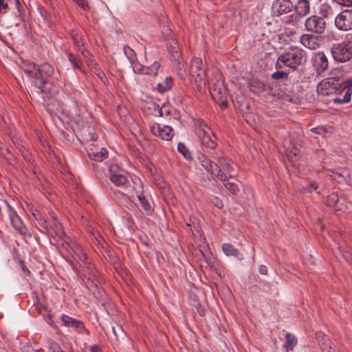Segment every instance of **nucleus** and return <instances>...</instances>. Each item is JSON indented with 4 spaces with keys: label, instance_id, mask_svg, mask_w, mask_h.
Masks as SVG:
<instances>
[{
    "label": "nucleus",
    "instance_id": "nucleus-53",
    "mask_svg": "<svg viewBox=\"0 0 352 352\" xmlns=\"http://www.w3.org/2000/svg\"><path fill=\"white\" fill-rule=\"evenodd\" d=\"M47 322L51 327H54V329H57V326L55 324L50 316H49Z\"/></svg>",
    "mask_w": 352,
    "mask_h": 352
},
{
    "label": "nucleus",
    "instance_id": "nucleus-54",
    "mask_svg": "<svg viewBox=\"0 0 352 352\" xmlns=\"http://www.w3.org/2000/svg\"><path fill=\"white\" fill-rule=\"evenodd\" d=\"M318 188V185L316 182H312L309 186V191L316 190Z\"/></svg>",
    "mask_w": 352,
    "mask_h": 352
},
{
    "label": "nucleus",
    "instance_id": "nucleus-31",
    "mask_svg": "<svg viewBox=\"0 0 352 352\" xmlns=\"http://www.w3.org/2000/svg\"><path fill=\"white\" fill-rule=\"evenodd\" d=\"M266 88L267 86L263 82L259 80H254L250 84V91L256 94H260L262 92L265 91L267 90Z\"/></svg>",
    "mask_w": 352,
    "mask_h": 352
},
{
    "label": "nucleus",
    "instance_id": "nucleus-55",
    "mask_svg": "<svg viewBox=\"0 0 352 352\" xmlns=\"http://www.w3.org/2000/svg\"><path fill=\"white\" fill-rule=\"evenodd\" d=\"M50 216L51 217V219L54 221H56V215L55 214L54 212H50Z\"/></svg>",
    "mask_w": 352,
    "mask_h": 352
},
{
    "label": "nucleus",
    "instance_id": "nucleus-24",
    "mask_svg": "<svg viewBox=\"0 0 352 352\" xmlns=\"http://www.w3.org/2000/svg\"><path fill=\"white\" fill-rule=\"evenodd\" d=\"M53 227V230H51L50 234L54 239H56L57 242L60 241V243L65 240L62 239V236L65 235V233L63 230L62 225L56 221H54L53 223L51 225Z\"/></svg>",
    "mask_w": 352,
    "mask_h": 352
},
{
    "label": "nucleus",
    "instance_id": "nucleus-19",
    "mask_svg": "<svg viewBox=\"0 0 352 352\" xmlns=\"http://www.w3.org/2000/svg\"><path fill=\"white\" fill-rule=\"evenodd\" d=\"M294 10L298 16L304 17L310 12V3L309 0H298L294 6Z\"/></svg>",
    "mask_w": 352,
    "mask_h": 352
},
{
    "label": "nucleus",
    "instance_id": "nucleus-58",
    "mask_svg": "<svg viewBox=\"0 0 352 352\" xmlns=\"http://www.w3.org/2000/svg\"><path fill=\"white\" fill-rule=\"evenodd\" d=\"M112 331H113L114 335L116 336V333L115 331L114 327H112Z\"/></svg>",
    "mask_w": 352,
    "mask_h": 352
},
{
    "label": "nucleus",
    "instance_id": "nucleus-7",
    "mask_svg": "<svg viewBox=\"0 0 352 352\" xmlns=\"http://www.w3.org/2000/svg\"><path fill=\"white\" fill-rule=\"evenodd\" d=\"M216 160V163L214 164L215 166L214 176L222 182H226L228 178H232L234 177L232 174L233 168L229 161L224 157H218Z\"/></svg>",
    "mask_w": 352,
    "mask_h": 352
},
{
    "label": "nucleus",
    "instance_id": "nucleus-30",
    "mask_svg": "<svg viewBox=\"0 0 352 352\" xmlns=\"http://www.w3.org/2000/svg\"><path fill=\"white\" fill-rule=\"evenodd\" d=\"M70 36L73 40L74 45L77 50H80V48L84 47L85 43L82 36L77 31L74 30H71Z\"/></svg>",
    "mask_w": 352,
    "mask_h": 352
},
{
    "label": "nucleus",
    "instance_id": "nucleus-40",
    "mask_svg": "<svg viewBox=\"0 0 352 352\" xmlns=\"http://www.w3.org/2000/svg\"><path fill=\"white\" fill-rule=\"evenodd\" d=\"M49 352H63L59 344L52 340L49 341Z\"/></svg>",
    "mask_w": 352,
    "mask_h": 352
},
{
    "label": "nucleus",
    "instance_id": "nucleus-33",
    "mask_svg": "<svg viewBox=\"0 0 352 352\" xmlns=\"http://www.w3.org/2000/svg\"><path fill=\"white\" fill-rule=\"evenodd\" d=\"M177 151L184 156L187 160H192V157L190 151L186 146L183 142H179L177 144Z\"/></svg>",
    "mask_w": 352,
    "mask_h": 352
},
{
    "label": "nucleus",
    "instance_id": "nucleus-43",
    "mask_svg": "<svg viewBox=\"0 0 352 352\" xmlns=\"http://www.w3.org/2000/svg\"><path fill=\"white\" fill-rule=\"evenodd\" d=\"M9 8L8 1L6 0H0V14H4Z\"/></svg>",
    "mask_w": 352,
    "mask_h": 352
},
{
    "label": "nucleus",
    "instance_id": "nucleus-25",
    "mask_svg": "<svg viewBox=\"0 0 352 352\" xmlns=\"http://www.w3.org/2000/svg\"><path fill=\"white\" fill-rule=\"evenodd\" d=\"M66 54L68 58V60L72 65L73 68L80 71L83 74H85V71L83 68V64L80 58L71 52H68Z\"/></svg>",
    "mask_w": 352,
    "mask_h": 352
},
{
    "label": "nucleus",
    "instance_id": "nucleus-60",
    "mask_svg": "<svg viewBox=\"0 0 352 352\" xmlns=\"http://www.w3.org/2000/svg\"><path fill=\"white\" fill-rule=\"evenodd\" d=\"M16 3H19V0H16Z\"/></svg>",
    "mask_w": 352,
    "mask_h": 352
},
{
    "label": "nucleus",
    "instance_id": "nucleus-20",
    "mask_svg": "<svg viewBox=\"0 0 352 352\" xmlns=\"http://www.w3.org/2000/svg\"><path fill=\"white\" fill-rule=\"evenodd\" d=\"M315 66L319 72H323L327 69L329 62L324 52H319L315 56Z\"/></svg>",
    "mask_w": 352,
    "mask_h": 352
},
{
    "label": "nucleus",
    "instance_id": "nucleus-56",
    "mask_svg": "<svg viewBox=\"0 0 352 352\" xmlns=\"http://www.w3.org/2000/svg\"><path fill=\"white\" fill-rule=\"evenodd\" d=\"M220 106L222 109L226 108L227 106V102L226 101L221 102Z\"/></svg>",
    "mask_w": 352,
    "mask_h": 352
},
{
    "label": "nucleus",
    "instance_id": "nucleus-41",
    "mask_svg": "<svg viewBox=\"0 0 352 352\" xmlns=\"http://www.w3.org/2000/svg\"><path fill=\"white\" fill-rule=\"evenodd\" d=\"M272 77L274 79L278 80V79H287L288 78V74L284 71H276L274 73L272 74Z\"/></svg>",
    "mask_w": 352,
    "mask_h": 352
},
{
    "label": "nucleus",
    "instance_id": "nucleus-22",
    "mask_svg": "<svg viewBox=\"0 0 352 352\" xmlns=\"http://www.w3.org/2000/svg\"><path fill=\"white\" fill-rule=\"evenodd\" d=\"M329 176L331 179L338 183H347L349 180L348 171L346 169H339L338 170H331Z\"/></svg>",
    "mask_w": 352,
    "mask_h": 352
},
{
    "label": "nucleus",
    "instance_id": "nucleus-38",
    "mask_svg": "<svg viewBox=\"0 0 352 352\" xmlns=\"http://www.w3.org/2000/svg\"><path fill=\"white\" fill-rule=\"evenodd\" d=\"M332 12L331 7L327 4H322L320 9V14L324 17H328Z\"/></svg>",
    "mask_w": 352,
    "mask_h": 352
},
{
    "label": "nucleus",
    "instance_id": "nucleus-27",
    "mask_svg": "<svg viewBox=\"0 0 352 352\" xmlns=\"http://www.w3.org/2000/svg\"><path fill=\"white\" fill-rule=\"evenodd\" d=\"M137 198L142 206V208L146 211L148 214H150L152 212V208L143 194V190H136Z\"/></svg>",
    "mask_w": 352,
    "mask_h": 352
},
{
    "label": "nucleus",
    "instance_id": "nucleus-12",
    "mask_svg": "<svg viewBox=\"0 0 352 352\" xmlns=\"http://www.w3.org/2000/svg\"><path fill=\"white\" fill-rule=\"evenodd\" d=\"M150 131L154 135L166 141L171 140L173 137V130L168 125L161 126L160 124L154 123L151 126Z\"/></svg>",
    "mask_w": 352,
    "mask_h": 352
},
{
    "label": "nucleus",
    "instance_id": "nucleus-10",
    "mask_svg": "<svg viewBox=\"0 0 352 352\" xmlns=\"http://www.w3.org/2000/svg\"><path fill=\"white\" fill-rule=\"evenodd\" d=\"M336 28L342 31L352 29V11L346 10L341 12L335 19Z\"/></svg>",
    "mask_w": 352,
    "mask_h": 352
},
{
    "label": "nucleus",
    "instance_id": "nucleus-39",
    "mask_svg": "<svg viewBox=\"0 0 352 352\" xmlns=\"http://www.w3.org/2000/svg\"><path fill=\"white\" fill-rule=\"evenodd\" d=\"M38 225L43 229V230L46 232H50L52 230H53L52 226H50L47 223V220L44 218V217L41 219V221H37Z\"/></svg>",
    "mask_w": 352,
    "mask_h": 352
},
{
    "label": "nucleus",
    "instance_id": "nucleus-51",
    "mask_svg": "<svg viewBox=\"0 0 352 352\" xmlns=\"http://www.w3.org/2000/svg\"><path fill=\"white\" fill-rule=\"evenodd\" d=\"M311 131L316 134H323L324 133V129L323 128H313L311 129Z\"/></svg>",
    "mask_w": 352,
    "mask_h": 352
},
{
    "label": "nucleus",
    "instance_id": "nucleus-8",
    "mask_svg": "<svg viewBox=\"0 0 352 352\" xmlns=\"http://www.w3.org/2000/svg\"><path fill=\"white\" fill-rule=\"evenodd\" d=\"M305 27L309 32L322 34L324 32L326 23L322 17L312 15L305 20Z\"/></svg>",
    "mask_w": 352,
    "mask_h": 352
},
{
    "label": "nucleus",
    "instance_id": "nucleus-23",
    "mask_svg": "<svg viewBox=\"0 0 352 352\" xmlns=\"http://www.w3.org/2000/svg\"><path fill=\"white\" fill-rule=\"evenodd\" d=\"M22 69L32 78H37L38 73V65L30 61H25L21 65Z\"/></svg>",
    "mask_w": 352,
    "mask_h": 352
},
{
    "label": "nucleus",
    "instance_id": "nucleus-36",
    "mask_svg": "<svg viewBox=\"0 0 352 352\" xmlns=\"http://www.w3.org/2000/svg\"><path fill=\"white\" fill-rule=\"evenodd\" d=\"M225 187L230 192L232 195H236L239 192V188L237 185L234 182H228V179L226 182H223Z\"/></svg>",
    "mask_w": 352,
    "mask_h": 352
},
{
    "label": "nucleus",
    "instance_id": "nucleus-52",
    "mask_svg": "<svg viewBox=\"0 0 352 352\" xmlns=\"http://www.w3.org/2000/svg\"><path fill=\"white\" fill-rule=\"evenodd\" d=\"M258 271L261 274H266L267 272V267L265 265H261L258 268Z\"/></svg>",
    "mask_w": 352,
    "mask_h": 352
},
{
    "label": "nucleus",
    "instance_id": "nucleus-47",
    "mask_svg": "<svg viewBox=\"0 0 352 352\" xmlns=\"http://www.w3.org/2000/svg\"><path fill=\"white\" fill-rule=\"evenodd\" d=\"M80 54H82V56H84L85 58H88L91 54L89 53V52L87 50H85L83 47L82 48H80V50H78Z\"/></svg>",
    "mask_w": 352,
    "mask_h": 352
},
{
    "label": "nucleus",
    "instance_id": "nucleus-35",
    "mask_svg": "<svg viewBox=\"0 0 352 352\" xmlns=\"http://www.w3.org/2000/svg\"><path fill=\"white\" fill-rule=\"evenodd\" d=\"M286 154H287V156L288 159L290 161L294 162L298 157V155H299V151H298V149L296 147L294 146L292 149L287 150L286 151Z\"/></svg>",
    "mask_w": 352,
    "mask_h": 352
},
{
    "label": "nucleus",
    "instance_id": "nucleus-48",
    "mask_svg": "<svg viewBox=\"0 0 352 352\" xmlns=\"http://www.w3.org/2000/svg\"><path fill=\"white\" fill-rule=\"evenodd\" d=\"M216 86H217V85L213 84V89H212V90H211V94L213 97H214L215 92H217L218 94H221V87L217 88Z\"/></svg>",
    "mask_w": 352,
    "mask_h": 352
},
{
    "label": "nucleus",
    "instance_id": "nucleus-11",
    "mask_svg": "<svg viewBox=\"0 0 352 352\" xmlns=\"http://www.w3.org/2000/svg\"><path fill=\"white\" fill-rule=\"evenodd\" d=\"M340 90L341 94H344L343 98L340 96L333 97L332 100L335 104L347 103L351 100L352 94V78L344 80L340 83Z\"/></svg>",
    "mask_w": 352,
    "mask_h": 352
},
{
    "label": "nucleus",
    "instance_id": "nucleus-21",
    "mask_svg": "<svg viewBox=\"0 0 352 352\" xmlns=\"http://www.w3.org/2000/svg\"><path fill=\"white\" fill-rule=\"evenodd\" d=\"M274 6L280 14L289 13L294 8L293 3L290 0H276Z\"/></svg>",
    "mask_w": 352,
    "mask_h": 352
},
{
    "label": "nucleus",
    "instance_id": "nucleus-17",
    "mask_svg": "<svg viewBox=\"0 0 352 352\" xmlns=\"http://www.w3.org/2000/svg\"><path fill=\"white\" fill-rule=\"evenodd\" d=\"M118 166L111 165L109 167L110 179L117 186H122L127 182L126 177L120 172H116Z\"/></svg>",
    "mask_w": 352,
    "mask_h": 352
},
{
    "label": "nucleus",
    "instance_id": "nucleus-45",
    "mask_svg": "<svg viewBox=\"0 0 352 352\" xmlns=\"http://www.w3.org/2000/svg\"><path fill=\"white\" fill-rule=\"evenodd\" d=\"M212 202L214 204V206L219 209L222 208L223 206L222 201L217 197H214Z\"/></svg>",
    "mask_w": 352,
    "mask_h": 352
},
{
    "label": "nucleus",
    "instance_id": "nucleus-59",
    "mask_svg": "<svg viewBox=\"0 0 352 352\" xmlns=\"http://www.w3.org/2000/svg\"><path fill=\"white\" fill-rule=\"evenodd\" d=\"M342 95H344V94H340V95H339V96L340 97V98H343V96H342Z\"/></svg>",
    "mask_w": 352,
    "mask_h": 352
},
{
    "label": "nucleus",
    "instance_id": "nucleus-6",
    "mask_svg": "<svg viewBox=\"0 0 352 352\" xmlns=\"http://www.w3.org/2000/svg\"><path fill=\"white\" fill-rule=\"evenodd\" d=\"M317 92L322 96H339L341 94L340 82L333 78L324 79L318 84Z\"/></svg>",
    "mask_w": 352,
    "mask_h": 352
},
{
    "label": "nucleus",
    "instance_id": "nucleus-57",
    "mask_svg": "<svg viewBox=\"0 0 352 352\" xmlns=\"http://www.w3.org/2000/svg\"><path fill=\"white\" fill-rule=\"evenodd\" d=\"M140 189L143 188V185H142L141 182H140Z\"/></svg>",
    "mask_w": 352,
    "mask_h": 352
},
{
    "label": "nucleus",
    "instance_id": "nucleus-34",
    "mask_svg": "<svg viewBox=\"0 0 352 352\" xmlns=\"http://www.w3.org/2000/svg\"><path fill=\"white\" fill-rule=\"evenodd\" d=\"M339 201V197L337 194L336 193H331L327 197V204L329 206H331L333 208H335L336 209H338L337 204Z\"/></svg>",
    "mask_w": 352,
    "mask_h": 352
},
{
    "label": "nucleus",
    "instance_id": "nucleus-32",
    "mask_svg": "<svg viewBox=\"0 0 352 352\" xmlns=\"http://www.w3.org/2000/svg\"><path fill=\"white\" fill-rule=\"evenodd\" d=\"M173 85V80L170 77H166L162 82L157 84L158 91L161 93L166 92L170 89Z\"/></svg>",
    "mask_w": 352,
    "mask_h": 352
},
{
    "label": "nucleus",
    "instance_id": "nucleus-2",
    "mask_svg": "<svg viewBox=\"0 0 352 352\" xmlns=\"http://www.w3.org/2000/svg\"><path fill=\"white\" fill-rule=\"evenodd\" d=\"M331 53L338 63L352 60V37L346 36L342 41L334 43L331 48Z\"/></svg>",
    "mask_w": 352,
    "mask_h": 352
},
{
    "label": "nucleus",
    "instance_id": "nucleus-9",
    "mask_svg": "<svg viewBox=\"0 0 352 352\" xmlns=\"http://www.w3.org/2000/svg\"><path fill=\"white\" fill-rule=\"evenodd\" d=\"M160 68V63L157 60H155L153 63H149L146 60V65H145L138 63L133 65V69L135 73L148 75L153 77H155L157 75Z\"/></svg>",
    "mask_w": 352,
    "mask_h": 352
},
{
    "label": "nucleus",
    "instance_id": "nucleus-50",
    "mask_svg": "<svg viewBox=\"0 0 352 352\" xmlns=\"http://www.w3.org/2000/svg\"><path fill=\"white\" fill-rule=\"evenodd\" d=\"M83 9H86L88 6L85 1V0H74Z\"/></svg>",
    "mask_w": 352,
    "mask_h": 352
},
{
    "label": "nucleus",
    "instance_id": "nucleus-37",
    "mask_svg": "<svg viewBox=\"0 0 352 352\" xmlns=\"http://www.w3.org/2000/svg\"><path fill=\"white\" fill-rule=\"evenodd\" d=\"M124 52L126 57L129 58L130 62L134 65V59H135V52L129 46H125L124 47Z\"/></svg>",
    "mask_w": 352,
    "mask_h": 352
},
{
    "label": "nucleus",
    "instance_id": "nucleus-14",
    "mask_svg": "<svg viewBox=\"0 0 352 352\" xmlns=\"http://www.w3.org/2000/svg\"><path fill=\"white\" fill-rule=\"evenodd\" d=\"M9 210V217L13 228L21 235H25L28 233V229L24 225L20 217L16 211L7 203Z\"/></svg>",
    "mask_w": 352,
    "mask_h": 352
},
{
    "label": "nucleus",
    "instance_id": "nucleus-4",
    "mask_svg": "<svg viewBox=\"0 0 352 352\" xmlns=\"http://www.w3.org/2000/svg\"><path fill=\"white\" fill-rule=\"evenodd\" d=\"M189 72L196 85L197 89L199 91H204L206 85V72L201 58H194L191 60Z\"/></svg>",
    "mask_w": 352,
    "mask_h": 352
},
{
    "label": "nucleus",
    "instance_id": "nucleus-16",
    "mask_svg": "<svg viewBox=\"0 0 352 352\" xmlns=\"http://www.w3.org/2000/svg\"><path fill=\"white\" fill-rule=\"evenodd\" d=\"M61 245L65 249L69 248L74 254H75L78 259L82 262H86L87 257L84 250L81 248L79 244L74 241L67 242L64 241L61 243Z\"/></svg>",
    "mask_w": 352,
    "mask_h": 352
},
{
    "label": "nucleus",
    "instance_id": "nucleus-18",
    "mask_svg": "<svg viewBox=\"0 0 352 352\" xmlns=\"http://www.w3.org/2000/svg\"><path fill=\"white\" fill-rule=\"evenodd\" d=\"M197 159L201 166L206 170L208 173L210 174L211 175H214L215 166L214 164L216 162H213L208 157V156L201 153L198 154Z\"/></svg>",
    "mask_w": 352,
    "mask_h": 352
},
{
    "label": "nucleus",
    "instance_id": "nucleus-46",
    "mask_svg": "<svg viewBox=\"0 0 352 352\" xmlns=\"http://www.w3.org/2000/svg\"><path fill=\"white\" fill-rule=\"evenodd\" d=\"M19 264H20V266H21V270H22L23 272L25 275H27V276L30 275V270H29L25 267V264H24V262H23V261H20V262H19Z\"/></svg>",
    "mask_w": 352,
    "mask_h": 352
},
{
    "label": "nucleus",
    "instance_id": "nucleus-5",
    "mask_svg": "<svg viewBox=\"0 0 352 352\" xmlns=\"http://www.w3.org/2000/svg\"><path fill=\"white\" fill-rule=\"evenodd\" d=\"M38 70L37 78L34 81V84L41 92L47 94L48 93V89L46 87L47 81L45 80L44 78L52 76L54 74V69L50 64L43 63L38 66Z\"/></svg>",
    "mask_w": 352,
    "mask_h": 352
},
{
    "label": "nucleus",
    "instance_id": "nucleus-26",
    "mask_svg": "<svg viewBox=\"0 0 352 352\" xmlns=\"http://www.w3.org/2000/svg\"><path fill=\"white\" fill-rule=\"evenodd\" d=\"M222 250L227 256H233L239 260L243 259V254H241L237 249L230 243H223L222 245Z\"/></svg>",
    "mask_w": 352,
    "mask_h": 352
},
{
    "label": "nucleus",
    "instance_id": "nucleus-1",
    "mask_svg": "<svg viewBox=\"0 0 352 352\" xmlns=\"http://www.w3.org/2000/svg\"><path fill=\"white\" fill-rule=\"evenodd\" d=\"M307 52L299 47H289L281 54L275 64L276 69L288 67L294 71L307 62Z\"/></svg>",
    "mask_w": 352,
    "mask_h": 352
},
{
    "label": "nucleus",
    "instance_id": "nucleus-15",
    "mask_svg": "<svg viewBox=\"0 0 352 352\" xmlns=\"http://www.w3.org/2000/svg\"><path fill=\"white\" fill-rule=\"evenodd\" d=\"M321 38L311 34H304L300 37V43L309 50H316L320 47Z\"/></svg>",
    "mask_w": 352,
    "mask_h": 352
},
{
    "label": "nucleus",
    "instance_id": "nucleus-49",
    "mask_svg": "<svg viewBox=\"0 0 352 352\" xmlns=\"http://www.w3.org/2000/svg\"><path fill=\"white\" fill-rule=\"evenodd\" d=\"M90 352H102L101 348L98 344H94L90 346Z\"/></svg>",
    "mask_w": 352,
    "mask_h": 352
},
{
    "label": "nucleus",
    "instance_id": "nucleus-29",
    "mask_svg": "<svg viewBox=\"0 0 352 352\" xmlns=\"http://www.w3.org/2000/svg\"><path fill=\"white\" fill-rule=\"evenodd\" d=\"M89 157L96 162H102L104 159L107 157L108 151L106 148H102L100 151H92L88 152Z\"/></svg>",
    "mask_w": 352,
    "mask_h": 352
},
{
    "label": "nucleus",
    "instance_id": "nucleus-42",
    "mask_svg": "<svg viewBox=\"0 0 352 352\" xmlns=\"http://www.w3.org/2000/svg\"><path fill=\"white\" fill-rule=\"evenodd\" d=\"M333 3L342 7H351L352 0H332Z\"/></svg>",
    "mask_w": 352,
    "mask_h": 352
},
{
    "label": "nucleus",
    "instance_id": "nucleus-28",
    "mask_svg": "<svg viewBox=\"0 0 352 352\" xmlns=\"http://www.w3.org/2000/svg\"><path fill=\"white\" fill-rule=\"evenodd\" d=\"M298 340L295 336L287 333L285 336V342L283 344V348L286 352H289L294 349V347L297 344Z\"/></svg>",
    "mask_w": 352,
    "mask_h": 352
},
{
    "label": "nucleus",
    "instance_id": "nucleus-3",
    "mask_svg": "<svg viewBox=\"0 0 352 352\" xmlns=\"http://www.w3.org/2000/svg\"><path fill=\"white\" fill-rule=\"evenodd\" d=\"M194 123L196 126V133L202 145L210 149L215 148L217 145V138L207 123L201 119L194 120Z\"/></svg>",
    "mask_w": 352,
    "mask_h": 352
},
{
    "label": "nucleus",
    "instance_id": "nucleus-44",
    "mask_svg": "<svg viewBox=\"0 0 352 352\" xmlns=\"http://www.w3.org/2000/svg\"><path fill=\"white\" fill-rule=\"evenodd\" d=\"M32 214L37 221H41L43 217L41 212L36 208L32 210Z\"/></svg>",
    "mask_w": 352,
    "mask_h": 352
},
{
    "label": "nucleus",
    "instance_id": "nucleus-13",
    "mask_svg": "<svg viewBox=\"0 0 352 352\" xmlns=\"http://www.w3.org/2000/svg\"><path fill=\"white\" fill-rule=\"evenodd\" d=\"M60 322L65 327L73 328L78 333H83L84 332L87 334L89 333V331L85 329L82 321L73 318L67 315L63 314L61 316Z\"/></svg>",
    "mask_w": 352,
    "mask_h": 352
}]
</instances>
